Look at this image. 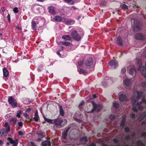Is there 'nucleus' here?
I'll list each match as a JSON object with an SVG mask.
<instances>
[{
	"mask_svg": "<svg viewBox=\"0 0 146 146\" xmlns=\"http://www.w3.org/2000/svg\"><path fill=\"white\" fill-rule=\"evenodd\" d=\"M146 117V112H144L140 116L139 119L141 121Z\"/></svg>",
	"mask_w": 146,
	"mask_h": 146,
	"instance_id": "obj_25",
	"label": "nucleus"
},
{
	"mask_svg": "<svg viewBox=\"0 0 146 146\" xmlns=\"http://www.w3.org/2000/svg\"><path fill=\"white\" fill-rule=\"evenodd\" d=\"M43 117L44 121L47 122L48 123H52V121H53L52 120H51L50 119H47L44 116H43Z\"/></svg>",
	"mask_w": 146,
	"mask_h": 146,
	"instance_id": "obj_32",
	"label": "nucleus"
},
{
	"mask_svg": "<svg viewBox=\"0 0 146 146\" xmlns=\"http://www.w3.org/2000/svg\"><path fill=\"white\" fill-rule=\"evenodd\" d=\"M62 38L65 40H70L72 39L71 37H70L68 35H64L62 37Z\"/></svg>",
	"mask_w": 146,
	"mask_h": 146,
	"instance_id": "obj_28",
	"label": "nucleus"
},
{
	"mask_svg": "<svg viewBox=\"0 0 146 146\" xmlns=\"http://www.w3.org/2000/svg\"><path fill=\"white\" fill-rule=\"evenodd\" d=\"M126 71V70L125 68H123L121 69V72L123 74L125 73Z\"/></svg>",
	"mask_w": 146,
	"mask_h": 146,
	"instance_id": "obj_49",
	"label": "nucleus"
},
{
	"mask_svg": "<svg viewBox=\"0 0 146 146\" xmlns=\"http://www.w3.org/2000/svg\"><path fill=\"white\" fill-rule=\"evenodd\" d=\"M59 108L60 114L61 116H63L64 115V113L62 106L60 105L59 106Z\"/></svg>",
	"mask_w": 146,
	"mask_h": 146,
	"instance_id": "obj_22",
	"label": "nucleus"
},
{
	"mask_svg": "<svg viewBox=\"0 0 146 146\" xmlns=\"http://www.w3.org/2000/svg\"><path fill=\"white\" fill-rule=\"evenodd\" d=\"M78 72L80 74L86 75L88 73V72L87 71L82 68H80L79 69H78Z\"/></svg>",
	"mask_w": 146,
	"mask_h": 146,
	"instance_id": "obj_18",
	"label": "nucleus"
},
{
	"mask_svg": "<svg viewBox=\"0 0 146 146\" xmlns=\"http://www.w3.org/2000/svg\"><path fill=\"white\" fill-rule=\"evenodd\" d=\"M134 38L136 39L141 40L144 39V36L142 34L139 33L136 34L134 35Z\"/></svg>",
	"mask_w": 146,
	"mask_h": 146,
	"instance_id": "obj_12",
	"label": "nucleus"
},
{
	"mask_svg": "<svg viewBox=\"0 0 146 146\" xmlns=\"http://www.w3.org/2000/svg\"><path fill=\"white\" fill-rule=\"evenodd\" d=\"M116 118V115L113 114H111L110 116V119L111 120L115 119Z\"/></svg>",
	"mask_w": 146,
	"mask_h": 146,
	"instance_id": "obj_37",
	"label": "nucleus"
},
{
	"mask_svg": "<svg viewBox=\"0 0 146 146\" xmlns=\"http://www.w3.org/2000/svg\"><path fill=\"white\" fill-rule=\"evenodd\" d=\"M64 22L65 24L67 25H72L75 23V21L74 20L70 19L65 20Z\"/></svg>",
	"mask_w": 146,
	"mask_h": 146,
	"instance_id": "obj_16",
	"label": "nucleus"
},
{
	"mask_svg": "<svg viewBox=\"0 0 146 146\" xmlns=\"http://www.w3.org/2000/svg\"><path fill=\"white\" fill-rule=\"evenodd\" d=\"M23 111L21 110H19L17 111V115L16 116L18 118H20L21 117L20 115L22 114Z\"/></svg>",
	"mask_w": 146,
	"mask_h": 146,
	"instance_id": "obj_35",
	"label": "nucleus"
},
{
	"mask_svg": "<svg viewBox=\"0 0 146 146\" xmlns=\"http://www.w3.org/2000/svg\"><path fill=\"white\" fill-rule=\"evenodd\" d=\"M37 18V17H35L33 19L31 22L32 28L34 30H35L37 29V25L38 24V22L35 20V19H36Z\"/></svg>",
	"mask_w": 146,
	"mask_h": 146,
	"instance_id": "obj_8",
	"label": "nucleus"
},
{
	"mask_svg": "<svg viewBox=\"0 0 146 146\" xmlns=\"http://www.w3.org/2000/svg\"><path fill=\"white\" fill-rule=\"evenodd\" d=\"M141 100L143 103L146 104V99H144V97Z\"/></svg>",
	"mask_w": 146,
	"mask_h": 146,
	"instance_id": "obj_56",
	"label": "nucleus"
},
{
	"mask_svg": "<svg viewBox=\"0 0 146 146\" xmlns=\"http://www.w3.org/2000/svg\"><path fill=\"white\" fill-rule=\"evenodd\" d=\"M63 122V121L60 119H58L54 121V123L56 126H61V123Z\"/></svg>",
	"mask_w": 146,
	"mask_h": 146,
	"instance_id": "obj_17",
	"label": "nucleus"
},
{
	"mask_svg": "<svg viewBox=\"0 0 146 146\" xmlns=\"http://www.w3.org/2000/svg\"><path fill=\"white\" fill-rule=\"evenodd\" d=\"M42 146H51V142L49 140H45L41 143Z\"/></svg>",
	"mask_w": 146,
	"mask_h": 146,
	"instance_id": "obj_15",
	"label": "nucleus"
},
{
	"mask_svg": "<svg viewBox=\"0 0 146 146\" xmlns=\"http://www.w3.org/2000/svg\"><path fill=\"white\" fill-rule=\"evenodd\" d=\"M48 9L49 13L51 15H54L56 14V11L55 10L54 8V7L52 6L49 7Z\"/></svg>",
	"mask_w": 146,
	"mask_h": 146,
	"instance_id": "obj_10",
	"label": "nucleus"
},
{
	"mask_svg": "<svg viewBox=\"0 0 146 146\" xmlns=\"http://www.w3.org/2000/svg\"><path fill=\"white\" fill-rule=\"evenodd\" d=\"M125 131L126 133H128L130 131V129L128 127H126L125 128Z\"/></svg>",
	"mask_w": 146,
	"mask_h": 146,
	"instance_id": "obj_43",
	"label": "nucleus"
},
{
	"mask_svg": "<svg viewBox=\"0 0 146 146\" xmlns=\"http://www.w3.org/2000/svg\"><path fill=\"white\" fill-rule=\"evenodd\" d=\"M142 67V66L141 65H139L137 68V70L138 71H140L141 72V71H143L142 70H141Z\"/></svg>",
	"mask_w": 146,
	"mask_h": 146,
	"instance_id": "obj_54",
	"label": "nucleus"
},
{
	"mask_svg": "<svg viewBox=\"0 0 146 146\" xmlns=\"http://www.w3.org/2000/svg\"><path fill=\"white\" fill-rule=\"evenodd\" d=\"M123 82L126 86H129L131 84V81L130 80L126 79L123 80Z\"/></svg>",
	"mask_w": 146,
	"mask_h": 146,
	"instance_id": "obj_19",
	"label": "nucleus"
},
{
	"mask_svg": "<svg viewBox=\"0 0 146 146\" xmlns=\"http://www.w3.org/2000/svg\"><path fill=\"white\" fill-rule=\"evenodd\" d=\"M23 115L25 117H26L27 118H29V115L25 113H23Z\"/></svg>",
	"mask_w": 146,
	"mask_h": 146,
	"instance_id": "obj_57",
	"label": "nucleus"
},
{
	"mask_svg": "<svg viewBox=\"0 0 146 146\" xmlns=\"http://www.w3.org/2000/svg\"><path fill=\"white\" fill-rule=\"evenodd\" d=\"M80 141H84L85 143L87 142V137L86 136L82 137L80 139Z\"/></svg>",
	"mask_w": 146,
	"mask_h": 146,
	"instance_id": "obj_31",
	"label": "nucleus"
},
{
	"mask_svg": "<svg viewBox=\"0 0 146 146\" xmlns=\"http://www.w3.org/2000/svg\"><path fill=\"white\" fill-rule=\"evenodd\" d=\"M137 143L138 145H141V146H145L144 144L142 143V142L141 140H138L137 142Z\"/></svg>",
	"mask_w": 146,
	"mask_h": 146,
	"instance_id": "obj_41",
	"label": "nucleus"
},
{
	"mask_svg": "<svg viewBox=\"0 0 146 146\" xmlns=\"http://www.w3.org/2000/svg\"><path fill=\"white\" fill-rule=\"evenodd\" d=\"M18 125L19 127H22L23 126V123L22 122H19L18 123Z\"/></svg>",
	"mask_w": 146,
	"mask_h": 146,
	"instance_id": "obj_44",
	"label": "nucleus"
},
{
	"mask_svg": "<svg viewBox=\"0 0 146 146\" xmlns=\"http://www.w3.org/2000/svg\"><path fill=\"white\" fill-rule=\"evenodd\" d=\"M70 129V127H68L66 129L65 131L63 132L62 133V137L63 140L66 139L68 135V133Z\"/></svg>",
	"mask_w": 146,
	"mask_h": 146,
	"instance_id": "obj_11",
	"label": "nucleus"
},
{
	"mask_svg": "<svg viewBox=\"0 0 146 146\" xmlns=\"http://www.w3.org/2000/svg\"><path fill=\"white\" fill-rule=\"evenodd\" d=\"M133 20V24L132 27L133 31L134 33H137L141 31L142 29V23L137 19H135Z\"/></svg>",
	"mask_w": 146,
	"mask_h": 146,
	"instance_id": "obj_1",
	"label": "nucleus"
},
{
	"mask_svg": "<svg viewBox=\"0 0 146 146\" xmlns=\"http://www.w3.org/2000/svg\"><path fill=\"white\" fill-rule=\"evenodd\" d=\"M3 76L5 77H7L8 75L9 72L6 68H4L3 69Z\"/></svg>",
	"mask_w": 146,
	"mask_h": 146,
	"instance_id": "obj_29",
	"label": "nucleus"
},
{
	"mask_svg": "<svg viewBox=\"0 0 146 146\" xmlns=\"http://www.w3.org/2000/svg\"><path fill=\"white\" fill-rule=\"evenodd\" d=\"M137 94V97H136L135 96H133L131 97V101L132 103H133L134 104L135 102L138 101V100L140 99L142 96L143 94V92L137 91H136Z\"/></svg>",
	"mask_w": 146,
	"mask_h": 146,
	"instance_id": "obj_2",
	"label": "nucleus"
},
{
	"mask_svg": "<svg viewBox=\"0 0 146 146\" xmlns=\"http://www.w3.org/2000/svg\"><path fill=\"white\" fill-rule=\"evenodd\" d=\"M131 116L132 118L133 119H134L135 117V114L134 113H131Z\"/></svg>",
	"mask_w": 146,
	"mask_h": 146,
	"instance_id": "obj_51",
	"label": "nucleus"
},
{
	"mask_svg": "<svg viewBox=\"0 0 146 146\" xmlns=\"http://www.w3.org/2000/svg\"><path fill=\"white\" fill-rule=\"evenodd\" d=\"M71 36L73 39L77 41H79L81 39L80 35L76 31H73L71 32Z\"/></svg>",
	"mask_w": 146,
	"mask_h": 146,
	"instance_id": "obj_3",
	"label": "nucleus"
},
{
	"mask_svg": "<svg viewBox=\"0 0 146 146\" xmlns=\"http://www.w3.org/2000/svg\"><path fill=\"white\" fill-rule=\"evenodd\" d=\"M113 142L115 143H118V141L116 139H115V138L113 139Z\"/></svg>",
	"mask_w": 146,
	"mask_h": 146,
	"instance_id": "obj_53",
	"label": "nucleus"
},
{
	"mask_svg": "<svg viewBox=\"0 0 146 146\" xmlns=\"http://www.w3.org/2000/svg\"><path fill=\"white\" fill-rule=\"evenodd\" d=\"M54 19L57 22H60L62 20V18L60 16L57 15L55 17Z\"/></svg>",
	"mask_w": 146,
	"mask_h": 146,
	"instance_id": "obj_26",
	"label": "nucleus"
},
{
	"mask_svg": "<svg viewBox=\"0 0 146 146\" xmlns=\"http://www.w3.org/2000/svg\"><path fill=\"white\" fill-rule=\"evenodd\" d=\"M106 2L105 1H102L100 3V5L102 6L105 5L106 4Z\"/></svg>",
	"mask_w": 146,
	"mask_h": 146,
	"instance_id": "obj_45",
	"label": "nucleus"
},
{
	"mask_svg": "<svg viewBox=\"0 0 146 146\" xmlns=\"http://www.w3.org/2000/svg\"><path fill=\"white\" fill-rule=\"evenodd\" d=\"M135 73L136 70L135 68H132L130 69L129 73L131 75H133L134 74H135Z\"/></svg>",
	"mask_w": 146,
	"mask_h": 146,
	"instance_id": "obj_30",
	"label": "nucleus"
},
{
	"mask_svg": "<svg viewBox=\"0 0 146 146\" xmlns=\"http://www.w3.org/2000/svg\"><path fill=\"white\" fill-rule=\"evenodd\" d=\"M61 44L66 46H72V44L70 42L66 41H62L60 42Z\"/></svg>",
	"mask_w": 146,
	"mask_h": 146,
	"instance_id": "obj_27",
	"label": "nucleus"
},
{
	"mask_svg": "<svg viewBox=\"0 0 146 146\" xmlns=\"http://www.w3.org/2000/svg\"><path fill=\"white\" fill-rule=\"evenodd\" d=\"M4 126L5 127H7V128L2 129L1 130L0 133L2 134H3L5 133H6L10 131V127L8 123H5Z\"/></svg>",
	"mask_w": 146,
	"mask_h": 146,
	"instance_id": "obj_6",
	"label": "nucleus"
},
{
	"mask_svg": "<svg viewBox=\"0 0 146 146\" xmlns=\"http://www.w3.org/2000/svg\"><path fill=\"white\" fill-rule=\"evenodd\" d=\"M84 103L83 102H81L79 104V106L80 108H82V107L84 105Z\"/></svg>",
	"mask_w": 146,
	"mask_h": 146,
	"instance_id": "obj_48",
	"label": "nucleus"
},
{
	"mask_svg": "<svg viewBox=\"0 0 146 146\" xmlns=\"http://www.w3.org/2000/svg\"><path fill=\"white\" fill-rule=\"evenodd\" d=\"M142 86L143 87H146V82H143L141 84Z\"/></svg>",
	"mask_w": 146,
	"mask_h": 146,
	"instance_id": "obj_52",
	"label": "nucleus"
},
{
	"mask_svg": "<svg viewBox=\"0 0 146 146\" xmlns=\"http://www.w3.org/2000/svg\"><path fill=\"white\" fill-rule=\"evenodd\" d=\"M138 101H137L136 102L135 104H134L133 103H132V105H133V106H141V105L142 104V102L141 101L139 102H138Z\"/></svg>",
	"mask_w": 146,
	"mask_h": 146,
	"instance_id": "obj_34",
	"label": "nucleus"
},
{
	"mask_svg": "<svg viewBox=\"0 0 146 146\" xmlns=\"http://www.w3.org/2000/svg\"><path fill=\"white\" fill-rule=\"evenodd\" d=\"M1 10L4 13L5 11V7H2L1 8Z\"/></svg>",
	"mask_w": 146,
	"mask_h": 146,
	"instance_id": "obj_63",
	"label": "nucleus"
},
{
	"mask_svg": "<svg viewBox=\"0 0 146 146\" xmlns=\"http://www.w3.org/2000/svg\"><path fill=\"white\" fill-rule=\"evenodd\" d=\"M35 117L33 118V119L36 122H38L39 119V117L38 114V112L37 111H36L35 114Z\"/></svg>",
	"mask_w": 146,
	"mask_h": 146,
	"instance_id": "obj_24",
	"label": "nucleus"
},
{
	"mask_svg": "<svg viewBox=\"0 0 146 146\" xmlns=\"http://www.w3.org/2000/svg\"><path fill=\"white\" fill-rule=\"evenodd\" d=\"M141 74L143 75L144 77L146 78V73L144 71H141Z\"/></svg>",
	"mask_w": 146,
	"mask_h": 146,
	"instance_id": "obj_46",
	"label": "nucleus"
},
{
	"mask_svg": "<svg viewBox=\"0 0 146 146\" xmlns=\"http://www.w3.org/2000/svg\"><path fill=\"white\" fill-rule=\"evenodd\" d=\"M69 5H72L74 4V2L73 1H71V2H69V3H68Z\"/></svg>",
	"mask_w": 146,
	"mask_h": 146,
	"instance_id": "obj_58",
	"label": "nucleus"
},
{
	"mask_svg": "<svg viewBox=\"0 0 146 146\" xmlns=\"http://www.w3.org/2000/svg\"><path fill=\"white\" fill-rule=\"evenodd\" d=\"M13 11L15 13H18L19 12L18 8L17 7L14 8L13 9Z\"/></svg>",
	"mask_w": 146,
	"mask_h": 146,
	"instance_id": "obj_42",
	"label": "nucleus"
},
{
	"mask_svg": "<svg viewBox=\"0 0 146 146\" xmlns=\"http://www.w3.org/2000/svg\"><path fill=\"white\" fill-rule=\"evenodd\" d=\"M130 138H131L130 136L129 135H126L125 137V139L126 140H129L130 139Z\"/></svg>",
	"mask_w": 146,
	"mask_h": 146,
	"instance_id": "obj_50",
	"label": "nucleus"
},
{
	"mask_svg": "<svg viewBox=\"0 0 146 146\" xmlns=\"http://www.w3.org/2000/svg\"><path fill=\"white\" fill-rule=\"evenodd\" d=\"M126 121V116H123V119L122 121L120 124V126L121 127H124L125 126V123Z\"/></svg>",
	"mask_w": 146,
	"mask_h": 146,
	"instance_id": "obj_23",
	"label": "nucleus"
},
{
	"mask_svg": "<svg viewBox=\"0 0 146 146\" xmlns=\"http://www.w3.org/2000/svg\"><path fill=\"white\" fill-rule=\"evenodd\" d=\"M17 120V118L14 117H11L9 119L10 122L12 125L15 124Z\"/></svg>",
	"mask_w": 146,
	"mask_h": 146,
	"instance_id": "obj_20",
	"label": "nucleus"
},
{
	"mask_svg": "<svg viewBox=\"0 0 146 146\" xmlns=\"http://www.w3.org/2000/svg\"><path fill=\"white\" fill-rule=\"evenodd\" d=\"M37 135L39 136H40L42 138L44 137L45 136L44 133L42 132L38 133Z\"/></svg>",
	"mask_w": 146,
	"mask_h": 146,
	"instance_id": "obj_38",
	"label": "nucleus"
},
{
	"mask_svg": "<svg viewBox=\"0 0 146 146\" xmlns=\"http://www.w3.org/2000/svg\"><path fill=\"white\" fill-rule=\"evenodd\" d=\"M117 43L119 46H122L123 45V42L122 40V38L120 36H119L117 38Z\"/></svg>",
	"mask_w": 146,
	"mask_h": 146,
	"instance_id": "obj_21",
	"label": "nucleus"
},
{
	"mask_svg": "<svg viewBox=\"0 0 146 146\" xmlns=\"http://www.w3.org/2000/svg\"><path fill=\"white\" fill-rule=\"evenodd\" d=\"M141 136L142 137L146 136V132H144L141 133Z\"/></svg>",
	"mask_w": 146,
	"mask_h": 146,
	"instance_id": "obj_62",
	"label": "nucleus"
},
{
	"mask_svg": "<svg viewBox=\"0 0 146 146\" xmlns=\"http://www.w3.org/2000/svg\"><path fill=\"white\" fill-rule=\"evenodd\" d=\"M7 20L9 22H11V18L10 16L9 13L8 14V15L7 16Z\"/></svg>",
	"mask_w": 146,
	"mask_h": 146,
	"instance_id": "obj_47",
	"label": "nucleus"
},
{
	"mask_svg": "<svg viewBox=\"0 0 146 146\" xmlns=\"http://www.w3.org/2000/svg\"><path fill=\"white\" fill-rule=\"evenodd\" d=\"M78 65L77 66V68L78 69L79 67H80L82 66L83 64V61H79L78 62Z\"/></svg>",
	"mask_w": 146,
	"mask_h": 146,
	"instance_id": "obj_36",
	"label": "nucleus"
},
{
	"mask_svg": "<svg viewBox=\"0 0 146 146\" xmlns=\"http://www.w3.org/2000/svg\"><path fill=\"white\" fill-rule=\"evenodd\" d=\"M88 146H96V144L94 143H91Z\"/></svg>",
	"mask_w": 146,
	"mask_h": 146,
	"instance_id": "obj_61",
	"label": "nucleus"
},
{
	"mask_svg": "<svg viewBox=\"0 0 146 146\" xmlns=\"http://www.w3.org/2000/svg\"><path fill=\"white\" fill-rule=\"evenodd\" d=\"M92 105L93 106V108L90 111L91 113L94 112L96 110H97L98 111H99L102 109V107L101 105L97 104L94 102H92Z\"/></svg>",
	"mask_w": 146,
	"mask_h": 146,
	"instance_id": "obj_5",
	"label": "nucleus"
},
{
	"mask_svg": "<svg viewBox=\"0 0 146 146\" xmlns=\"http://www.w3.org/2000/svg\"><path fill=\"white\" fill-rule=\"evenodd\" d=\"M30 143L32 146H36L35 143H34L33 141H31Z\"/></svg>",
	"mask_w": 146,
	"mask_h": 146,
	"instance_id": "obj_59",
	"label": "nucleus"
},
{
	"mask_svg": "<svg viewBox=\"0 0 146 146\" xmlns=\"http://www.w3.org/2000/svg\"><path fill=\"white\" fill-rule=\"evenodd\" d=\"M133 106V108H132V110L133 111L135 112H137L138 111V110L136 108L135 106H133V105H132Z\"/></svg>",
	"mask_w": 146,
	"mask_h": 146,
	"instance_id": "obj_39",
	"label": "nucleus"
},
{
	"mask_svg": "<svg viewBox=\"0 0 146 146\" xmlns=\"http://www.w3.org/2000/svg\"><path fill=\"white\" fill-rule=\"evenodd\" d=\"M7 140L9 141L10 143L13 144V146H17L18 144V140L17 139L13 140L12 138L8 137Z\"/></svg>",
	"mask_w": 146,
	"mask_h": 146,
	"instance_id": "obj_9",
	"label": "nucleus"
},
{
	"mask_svg": "<svg viewBox=\"0 0 146 146\" xmlns=\"http://www.w3.org/2000/svg\"><path fill=\"white\" fill-rule=\"evenodd\" d=\"M60 50H58L57 52V54L60 56H61V54L60 53Z\"/></svg>",
	"mask_w": 146,
	"mask_h": 146,
	"instance_id": "obj_64",
	"label": "nucleus"
},
{
	"mask_svg": "<svg viewBox=\"0 0 146 146\" xmlns=\"http://www.w3.org/2000/svg\"><path fill=\"white\" fill-rule=\"evenodd\" d=\"M113 107L116 108V109H117L118 108L119 105V104L117 103V102H114L113 103Z\"/></svg>",
	"mask_w": 146,
	"mask_h": 146,
	"instance_id": "obj_33",
	"label": "nucleus"
},
{
	"mask_svg": "<svg viewBox=\"0 0 146 146\" xmlns=\"http://www.w3.org/2000/svg\"><path fill=\"white\" fill-rule=\"evenodd\" d=\"M128 6L125 4H123L122 5L121 8L123 10L127 9H128Z\"/></svg>",
	"mask_w": 146,
	"mask_h": 146,
	"instance_id": "obj_40",
	"label": "nucleus"
},
{
	"mask_svg": "<svg viewBox=\"0 0 146 146\" xmlns=\"http://www.w3.org/2000/svg\"><path fill=\"white\" fill-rule=\"evenodd\" d=\"M119 100L121 102H124L127 100L125 95L124 94H121L119 96Z\"/></svg>",
	"mask_w": 146,
	"mask_h": 146,
	"instance_id": "obj_14",
	"label": "nucleus"
},
{
	"mask_svg": "<svg viewBox=\"0 0 146 146\" xmlns=\"http://www.w3.org/2000/svg\"><path fill=\"white\" fill-rule=\"evenodd\" d=\"M18 134L20 135H23V132L21 131H19L18 132Z\"/></svg>",
	"mask_w": 146,
	"mask_h": 146,
	"instance_id": "obj_55",
	"label": "nucleus"
},
{
	"mask_svg": "<svg viewBox=\"0 0 146 146\" xmlns=\"http://www.w3.org/2000/svg\"><path fill=\"white\" fill-rule=\"evenodd\" d=\"M93 59L91 57L88 58L86 60L85 62V65L86 67H91L93 64Z\"/></svg>",
	"mask_w": 146,
	"mask_h": 146,
	"instance_id": "obj_7",
	"label": "nucleus"
},
{
	"mask_svg": "<svg viewBox=\"0 0 146 146\" xmlns=\"http://www.w3.org/2000/svg\"><path fill=\"white\" fill-rule=\"evenodd\" d=\"M8 101L9 103L11 105L13 108L17 107L16 100L13 97L11 96L9 97L8 99Z\"/></svg>",
	"mask_w": 146,
	"mask_h": 146,
	"instance_id": "obj_4",
	"label": "nucleus"
},
{
	"mask_svg": "<svg viewBox=\"0 0 146 146\" xmlns=\"http://www.w3.org/2000/svg\"><path fill=\"white\" fill-rule=\"evenodd\" d=\"M109 65L111 66H114V68H117L118 66V63L116 61L114 60H111L108 63Z\"/></svg>",
	"mask_w": 146,
	"mask_h": 146,
	"instance_id": "obj_13",
	"label": "nucleus"
},
{
	"mask_svg": "<svg viewBox=\"0 0 146 146\" xmlns=\"http://www.w3.org/2000/svg\"><path fill=\"white\" fill-rule=\"evenodd\" d=\"M31 110V109L30 108H28L27 109L26 111V112L27 113L29 112Z\"/></svg>",
	"mask_w": 146,
	"mask_h": 146,
	"instance_id": "obj_60",
	"label": "nucleus"
}]
</instances>
